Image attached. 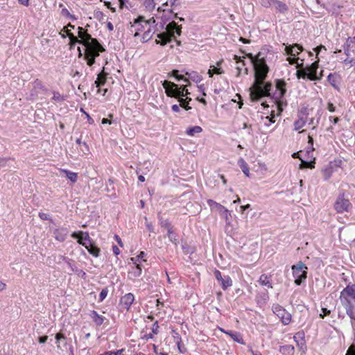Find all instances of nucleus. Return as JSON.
I'll list each match as a JSON object with an SVG mask.
<instances>
[{"label": "nucleus", "mask_w": 355, "mask_h": 355, "mask_svg": "<svg viewBox=\"0 0 355 355\" xmlns=\"http://www.w3.org/2000/svg\"><path fill=\"white\" fill-rule=\"evenodd\" d=\"M261 52L257 55V61L252 64L254 70V80L250 88V99L253 102L259 101L265 96H272V83L265 80L269 71V67L265 58H261Z\"/></svg>", "instance_id": "1"}, {"label": "nucleus", "mask_w": 355, "mask_h": 355, "mask_svg": "<svg viewBox=\"0 0 355 355\" xmlns=\"http://www.w3.org/2000/svg\"><path fill=\"white\" fill-rule=\"evenodd\" d=\"M78 34L80 38L81 45L85 46L84 54L88 55L99 56L101 53L106 50L96 38H94L88 33L87 30L79 26Z\"/></svg>", "instance_id": "2"}, {"label": "nucleus", "mask_w": 355, "mask_h": 355, "mask_svg": "<svg viewBox=\"0 0 355 355\" xmlns=\"http://www.w3.org/2000/svg\"><path fill=\"white\" fill-rule=\"evenodd\" d=\"M340 300L347 315L355 320V284H348L341 292Z\"/></svg>", "instance_id": "3"}, {"label": "nucleus", "mask_w": 355, "mask_h": 355, "mask_svg": "<svg viewBox=\"0 0 355 355\" xmlns=\"http://www.w3.org/2000/svg\"><path fill=\"white\" fill-rule=\"evenodd\" d=\"M164 29L166 31L157 34L156 44L165 46L173 41L175 36H180L182 34V25H178L175 21H172L167 24Z\"/></svg>", "instance_id": "4"}, {"label": "nucleus", "mask_w": 355, "mask_h": 355, "mask_svg": "<svg viewBox=\"0 0 355 355\" xmlns=\"http://www.w3.org/2000/svg\"><path fill=\"white\" fill-rule=\"evenodd\" d=\"M71 236L73 239H77L78 243L84 246L90 254L95 257L100 256V248H98L94 241L89 237L87 232H73Z\"/></svg>", "instance_id": "5"}, {"label": "nucleus", "mask_w": 355, "mask_h": 355, "mask_svg": "<svg viewBox=\"0 0 355 355\" xmlns=\"http://www.w3.org/2000/svg\"><path fill=\"white\" fill-rule=\"evenodd\" d=\"M318 67V60L313 62L306 67H304V59H302V62L297 64V70L295 73L296 77L297 79H308L311 81L320 80L321 77L318 76L317 73Z\"/></svg>", "instance_id": "6"}, {"label": "nucleus", "mask_w": 355, "mask_h": 355, "mask_svg": "<svg viewBox=\"0 0 355 355\" xmlns=\"http://www.w3.org/2000/svg\"><path fill=\"white\" fill-rule=\"evenodd\" d=\"M286 83L283 79L275 80V87L277 92L272 95V98L275 101V103L277 105V109L279 112L283 111V106H286V101H284L283 98L286 93Z\"/></svg>", "instance_id": "7"}, {"label": "nucleus", "mask_w": 355, "mask_h": 355, "mask_svg": "<svg viewBox=\"0 0 355 355\" xmlns=\"http://www.w3.org/2000/svg\"><path fill=\"white\" fill-rule=\"evenodd\" d=\"M162 85L165 89V93L167 96L171 98H183V97H189L190 95V92L187 89L184 90H180L178 88V85L175 84L173 82L165 80L162 82Z\"/></svg>", "instance_id": "8"}, {"label": "nucleus", "mask_w": 355, "mask_h": 355, "mask_svg": "<svg viewBox=\"0 0 355 355\" xmlns=\"http://www.w3.org/2000/svg\"><path fill=\"white\" fill-rule=\"evenodd\" d=\"M293 275L295 278V284L297 286L301 285L307 277L308 267L302 261H299L292 267Z\"/></svg>", "instance_id": "9"}, {"label": "nucleus", "mask_w": 355, "mask_h": 355, "mask_svg": "<svg viewBox=\"0 0 355 355\" xmlns=\"http://www.w3.org/2000/svg\"><path fill=\"white\" fill-rule=\"evenodd\" d=\"M344 51L345 54L347 55V58L344 62L350 63L352 65H355V36L353 37H347L344 44Z\"/></svg>", "instance_id": "10"}, {"label": "nucleus", "mask_w": 355, "mask_h": 355, "mask_svg": "<svg viewBox=\"0 0 355 355\" xmlns=\"http://www.w3.org/2000/svg\"><path fill=\"white\" fill-rule=\"evenodd\" d=\"M352 207V203L347 198H345V193L342 192L339 193L334 203V209L336 211L341 214L345 211H349Z\"/></svg>", "instance_id": "11"}, {"label": "nucleus", "mask_w": 355, "mask_h": 355, "mask_svg": "<svg viewBox=\"0 0 355 355\" xmlns=\"http://www.w3.org/2000/svg\"><path fill=\"white\" fill-rule=\"evenodd\" d=\"M272 311L284 325H287L291 322V315L283 306L277 304H274L272 306Z\"/></svg>", "instance_id": "12"}, {"label": "nucleus", "mask_w": 355, "mask_h": 355, "mask_svg": "<svg viewBox=\"0 0 355 355\" xmlns=\"http://www.w3.org/2000/svg\"><path fill=\"white\" fill-rule=\"evenodd\" d=\"M215 278L218 282L220 284L222 288L225 291L232 285V280L228 275L223 276L221 272L218 270H215L214 272Z\"/></svg>", "instance_id": "13"}, {"label": "nucleus", "mask_w": 355, "mask_h": 355, "mask_svg": "<svg viewBox=\"0 0 355 355\" xmlns=\"http://www.w3.org/2000/svg\"><path fill=\"white\" fill-rule=\"evenodd\" d=\"M285 46L284 51L285 54L288 56H296L298 55L301 52L304 51V47L302 45L295 43L293 44H283Z\"/></svg>", "instance_id": "14"}, {"label": "nucleus", "mask_w": 355, "mask_h": 355, "mask_svg": "<svg viewBox=\"0 0 355 355\" xmlns=\"http://www.w3.org/2000/svg\"><path fill=\"white\" fill-rule=\"evenodd\" d=\"M293 339L296 343L300 351L305 353L306 351V345L305 340V334L303 331H297L293 336Z\"/></svg>", "instance_id": "15"}, {"label": "nucleus", "mask_w": 355, "mask_h": 355, "mask_svg": "<svg viewBox=\"0 0 355 355\" xmlns=\"http://www.w3.org/2000/svg\"><path fill=\"white\" fill-rule=\"evenodd\" d=\"M307 111H308V110L306 107H303L301 110V111L300 112V115H299V119L294 122V129L295 130H300L301 128H302L305 125L306 121V116L308 115Z\"/></svg>", "instance_id": "16"}, {"label": "nucleus", "mask_w": 355, "mask_h": 355, "mask_svg": "<svg viewBox=\"0 0 355 355\" xmlns=\"http://www.w3.org/2000/svg\"><path fill=\"white\" fill-rule=\"evenodd\" d=\"M135 300V296L132 293H129L121 297L120 304L123 309L128 310Z\"/></svg>", "instance_id": "17"}, {"label": "nucleus", "mask_w": 355, "mask_h": 355, "mask_svg": "<svg viewBox=\"0 0 355 355\" xmlns=\"http://www.w3.org/2000/svg\"><path fill=\"white\" fill-rule=\"evenodd\" d=\"M68 233V229L66 227H60L53 230L55 239L60 242H63L65 241Z\"/></svg>", "instance_id": "18"}, {"label": "nucleus", "mask_w": 355, "mask_h": 355, "mask_svg": "<svg viewBox=\"0 0 355 355\" xmlns=\"http://www.w3.org/2000/svg\"><path fill=\"white\" fill-rule=\"evenodd\" d=\"M107 75L108 73L105 71V69L103 68V70L98 74L97 78L95 80L94 84L96 85V87L100 88L101 86H103L105 84Z\"/></svg>", "instance_id": "19"}, {"label": "nucleus", "mask_w": 355, "mask_h": 355, "mask_svg": "<svg viewBox=\"0 0 355 355\" xmlns=\"http://www.w3.org/2000/svg\"><path fill=\"white\" fill-rule=\"evenodd\" d=\"M182 72H184L185 75L188 76V80H191L192 81L198 83L202 80V77L198 72L191 71H188L185 70H182Z\"/></svg>", "instance_id": "20"}, {"label": "nucleus", "mask_w": 355, "mask_h": 355, "mask_svg": "<svg viewBox=\"0 0 355 355\" xmlns=\"http://www.w3.org/2000/svg\"><path fill=\"white\" fill-rule=\"evenodd\" d=\"M222 331L226 334L229 335L233 339L234 341L242 345H245V342L243 341L242 336L241 335L240 333L232 331Z\"/></svg>", "instance_id": "21"}, {"label": "nucleus", "mask_w": 355, "mask_h": 355, "mask_svg": "<svg viewBox=\"0 0 355 355\" xmlns=\"http://www.w3.org/2000/svg\"><path fill=\"white\" fill-rule=\"evenodd\" d=\"M157 218L159 220L160 226L166 229L167 232H168L169 230H171L173 228L170 220L168 219H164L160 212L157 214Z\"/></svg>", "instance_id": "22"}, {"label": "nucleus", "mask_w": 355, "mask_h": 355, "mask_svg": "<svg viewBox=\"0 0 355 355\" xmlns=\"http://www.w3.org/2000/svg\"><path fill=\"white\" fill-rule=\"evenodd\" d=\"M168 76L170 77H173L175 78V79L177 80V81H183L184 83H189V85H191V83H189V80H188V78L187 77H185L184 75L182 74H179V70L178 69H173L169 73H168Z\"/></svg>", "instance_id": "23"}, {"label": "nucleus", "mask_w": 355, "mask_h": 355, "mask_svg": "<svg viewBox=\"0 0 355 355\" xmlns=\"http://www.w3.org/2000/svg\"><path fill=\"white\" fill-rule=\"evenodd\" d=\"M273 6H275V9L277 12L282 14H285L288 10V6L285 3L280 1L279 0H275L273 1Z\"/></svg>", "instance_id": "24"}, {"label": "nucleus", "mask_w": 355, "mask_h": 355, "mask_svg": "<svg viewBox=\"0 0 355 355\" xmlns=\"http://www.w3.org/2000/svg\"><path fill=\"white\" fill-rule=\"evenodd\" d=\"M279 351L283 355H294L295 347L292 345H281Z\"/></svg>", "instance_id": "25"}, {"label": "nucleus", "mask_w": 355, "mask_h": 355, "mask_svg": "<svg viewBox=\"0 0 355 355\" xmlns=\"http://www.w3.org/2000/svg\"><path fill=\"white\" fill-rule=\"evenodd\" d=\"M340 79V76L337 74L336 73H330L327 76V81L329 83V84L334 87V88L337 89L338 85L337 83L338 82Z\"/></svg>", "instance_id": "26"}, {"label": "nucleus", "mask_w": 355, "mask_h": 355, "mask_svg": "<svg viewBox=\"0 0 355 355\" xmlns=\"http://www.w3.org/2000/svg\"><path fill=\"white\" fill-rule=\"evenodd\" d=\"M91 317L93 319V321L97 326H101L105 320V318L101 315H99L97 311H92L91 313Z\"/></svg>", "instance_id": "27"}, {"label": "nucleus", "mask_w": 355, "mask_h": 355, "mask_svg": "<svg viewBox=\"0 0 355 355\" xmlns=\"http://www.w3.org/2000/svg\"><path fill=\"white\" fill-rule=\"evenodd\" d=\"M69 46L70 49L74 48L76 44H81L80 38L79 37V35L78 36L74 35L73 33H70L69 34Z\"/></svg>", "instance_id": "28"}, {"label": "nucleus", "mask_w": 355, "mask_h": 355, "mask_svg": "<svg viewBox=\"0 0 355 355\" xmlns=\"http://www.w3.org/2000/svg\"><path fill=\"white\" fill-rule=\"evenodd\" d=\"M179 103L180 106L184 108L185 110H189L191 109V107L189 105V102L191 101V98L187 97V98H176Z\"/></svg>", "instance_id": "29"}, {"label": "nucleus", "mask_w": 355, "mask_h": 355, "mask_svg": "<svg viewBox=\"0 0 355 355\" xmlns=\"http://www.w3.org/2000/svg\"><path fill=\"white\" fill-rule=\"evenodd\" d=\"M238 164L240 166V168H241V170L243 172V173L246 176L248 177L250 171H249L248 164L246 163V162L243 158H240L238 160Z\"/></svg>", "instance_id": "30"}, {"label": "nucleus", "mask_w": 355, "mask_h": 355, "mask_svg": "<svg viewBox=\"0 0 355 355\" xmlns=\"http://www.w3.org/2000/svg\"><path fill=\"white\" fill-rule=\"evenodd\" d=\"M142 267L140 264H136L132 267V270L129 272L134 277H138L141 275Z\"/></svg>", "instance_id": "31"}, {"label": "nucleus", "mask_w": 355, "mask_h": 355, "mask_svg": "<svg viewBox=\"0 0 355 355\" xmlns=\"http://www.w3.org/2000/svg\"><path fill=\"white\" fill-rule=\"evenodd\" d=\"M202 131V129L200 126L196 125L189 127L186 130V134L189 136H193L196 133H200Z\"/></svg>", "instance_id": "32"}, {"label": "nucleus", "mask_w": 355, "mask_h": 355, "mask_svg": "<svg viewBox=\"0 0 355 355\" xmlns=\"http://www.w3.org/2000/svg\"><path fill=\"white\" fill-rule=\"evenodd\" d=\"M62 259L67 263L69 267L71 269L73 272H78V268L75 266L74 261L69 259L68 257H66L64 256H62Z\"/></svg>", "instance_id": "33"}, {"label": "nucleus", "mask_w": 355, "mask_h": 355, "mask_svg": "<svg viewBox=\"0 0 355 355\" xmlns=\"http://www.w3.org/2000/svg\"><path fill=\"white\" fill-rule=\"evenodd\" d=\"M218 212L220 214V216L225 218L226 223L227 225H230V217H231V213L230 212V211L225 207H223V209H220Z\"/></svg>", "instance_id": "34"}, {"label": "nucleus", "mask_w": 355, "mask_h": 355, "mask_svg": "<svg viewBox=\"0 0 355 355\" xmlns=\"http://www.w3.org/2000/svg\"><path fill=\"white\" fill-rule=\"evenodd\" d=\"M269 298L268 292L265 291L263 293H259L257 295V302L258 304L266 303V300Z\"/></svg>", "instance_id": "35"}, {"label": "nucleus", "mask_w": 355, "mask_h": 355, "mask_svg": "<svg viewBox=\"0 0 355 355\" xmlns=\"http://www.w3.org/2000/svg\"><path fill=\"white\" fill-rule=\"evenodd\" d=\"M259 282L262 286H266L268 288H272V283L269 281L268 276L264 274L260 276Z\"/></svg>", "instance_id": "36"}, {"label": "nucleus", "mask_w": 355, "mask_h": 355, "mask_svg": "<svg viewBox=\"0 0 355 355\" xmlns=\"http://www.w3.org/2000/svg\"><path fill=\"white\" fill-rule=\"evenodd\" d=\"M168 232V237L173 243L177 245L178 243V234L172 230H169Z\"/></svg>", "instance_id": "37"}, {"label": "nucleus", "mask_w": 355, "mask_h": 355, "mask_svg": "<svg viewBox=\"0 0 355 355\" xmlns=\"http://www.w3.org/2000/svg\"><path fill=\"white\" fill-rule=\"evenodd\" d=\"M63 172L66 174L67 178L72 182H76L77 181L78 174L76 173H73L68 170H63Z\"/></svg>", "instance_id": "38"}, {"label": "nucleus", "mask_w": 355, "mask_h": 355, "mask_svg": "<svg viewBox=\"0 0 355 355\" xmlns=\"http://www.w3.org/2000/svg\"><path fill=\"white\" fill-rule=\"evenodd\" d=\"M98 56L94 55H88L87 54H84V60H86L87 64L89 67H92L96 62V58Z\"/></svg>", "instance_id": "39"}, {"label": "nucleus", "mask_w": 355, "mask_h": 355, "mask_svg": "<svg viewBox=\"0 0 355 355\" xmlns=\"http://www.w3.org/2000/svg\"><path fill=\"white\" fill-rule=\"evenodd\" d=\"M76 142L78 145L83 144V148H80V149L84 154H87L89 152V146L86 142H82L81 138H78Z\"/></svg>", "instance_id": "40"}, {"label": "nucleus", "mask_w": 355, "mask_h": 355, "mask_svg": "<svg viewBox=\"0 0 355 355\" xmlns=\"http://www.w3.org/2000/svg\"><path fill=\"white\" fill-rule=\"evenodd\" d=\"M315 159L311 161L302 160L300 164L301 168H313L315 167Z\"/></svg>", "instance_id": "41"}, {"label": "nucleus", "mask_w": 355, "mask_h": 355, "mask_svg": "<svg viewBox=\"0 0 355 355\" xmlns=\"http://www.w3.org/2000/svg\"><path fill=\"white\" fill-rule=\"evenodd\" d=\"M224 71L221 68L214 67L213 69H209L207 73L209 77H212L214 74H222Z\"/></svg>", "instance_id": "42"}, {"label": "nucleus", "mask_w": 355, "mask_h": 355, "mask_svg": "<svg viewBox=\"0 0 355 355\" xmlns=\"http://www.w3.org/2000/svg\"><path fill=\"white\" fill-rule=\"evenodd\" d=\"M207 204L212 209L213 207H216L217 210L219 211L220 209H223V207L222 205L216 202V201L209 199L207 200Z\"/></svg>", "instance_id": "43"}, {"label": "nucleus", "mask_w": 355, "mask_h": 355, "mask_svg": "<svg viewBox=\"0 0 355 355\" xmlns=\"http://www.w3.org/2000/svg\"><path fill=\"white\" fill-rule=\"evenodd\" d=\"M171 19H172V17L170 15L168 16H167L166 15H163L161 18V22H160V25H159L160 28L164 29V28L165 27V25H166V22Z\"/></svg>", "instance_id": "44"}, {"label": "nucleus", "mask_w": 355, "mask_h": 355, "mask_svg": "<svg viewBox=\"0 0 355 355\" xmlns=\"http://www.w3.org/2000/svg\"><path fill=\"white\" fill-rule=\"evenodd\" d=\"M144 5L148 10H153L155 7L154 0H144Z\"/></svg>", "instance_id": "45"}, {"label": "nucleus", "mask_w": 355, "mask_h": 355, "mask_svg": "<svg viewBox=\"0 0 355 355\" xmlns=\"http://www.w3.org/2000/svg\"><path fill=\"white\" fill-rule=\"evenodd\" d=\"M153 37V34H151L150 28H149L148 31H145L142 36V42H146L148 40H150Z\"/></svg>", "instance_id": "46"}, {"label": "nucleus", "mask_w": 355, "mask_h": 355, "mask_svg": "<svg viewBox=\"0 0 355 355\" xmlns=\"http://www.w3.org/2000/svg\"><path fill=\"white\" fill-rule=\"evenodd\" d=\"M107 293H108L107 288L106 287V288H103L99 295L98 302H103L107 297Z\"/></svg>", "instance_id": "47"}, {"label": "nucleus", "mask_w": 355, "mask_h": 355, "mask_svg": "<svg viewBox=\"0 0 355 355\" xmlns=\"http://www.w3.org/2000/svg\"><path fill=\"white\" fill-rule=\"evenodd\" d=\"M300 58L299 57H296V56H288L286 59V60L289 62L290 64H296V67L297 68V64H299L297 62V61L300 60Z\"/></svg>", "instance_id": "48"}, {"label": "nucleus", "mask_w": 355, "mask_h": 355, "mask_svg": "<svg viewBox=\"0 0 355 355\" xmlns=\"http://www.w3.org/2000/svg\"><path fill=\"white\" fill-rule=\"evenodd\" d=\"M124 351H125V349H119V350H116V352L107 351V352H105L103 354H101L100 355H122V354Z\"/></svg>", "instance_id": "49"}, {"label": "nucleus", "mask_w": 355, "mask_h": 355, "mask_svg": "<svg viewBox=\"0 0 355 355\" xmlns=\"http://www.w3.org/2000/svg\"><path fill=\"white\" fill-rule=\"evenodd\" d=\"M34 87L35 88H38V89H40L43 91H46V88L45 87V86L43 85L42 81L39 79H36L35 81H34Z\"/></svg>", "instance_id": "50"}, {"label": "nucleus", "mask_w": 355, "mask_h": 355, "mask_svg": "<svg viewBox=\"0 0 355 355\" xmlns=\"http://www.w3.org/2000/svg\"><path fill=\"white\" fill-rule=\"evenodd\" d=\"M324 180H327L330 178L332 175L331 168H325L323 170Z\"/></svg>", "instance_id": "51"}, {"label": "nucleus", "mask_w": 355, "mask_h": 355, "mask_svg": "<svg viewBox=\"0 0 355 355\" xmlns=\"http://www.w3.org/2000/svg\"><path fill=\"white\" fill-rule=\"evenodd\" d=\"M275 0H261V5L265 8H269L273 6V1Z\"/></svg>", "instance_id": "52"}, {"label": "nucleus", "mask_w": 355, "mask_h": 355, "mask_svg": "<svg viewBox=\"0 0 355 355\" xmlns=\"http://www.w3.org/2000/svg\"><path fill=\"white\" fill-rule=\"evenodd\" d=\"M53 99L55 100V101H59V102L64 100V96L60 95V94L58 92H53Z\"/></svg>", "instance_id": "53"}, {"label": "nucleus", "mask_w": 355, "mask_h": 355, "mask_svg": "<svg viewBox=\"0 0 355 355\" xmlns=\"http://www.w3.org/2000/svg\"><path fill=\"white\" fill-rule=\"evenodd\" d=\"M94 17L95 18H96L98 20H99L100 21H103V19H104V17H105V15L103 14V12L102 11H100V10H96L94 12Z\"/></svg>", "instance_id": "54"}, {"label": "nucleus", "mask_w": 355, "mask_h": 355, "mask_svg": "<svg viewBox=\"0 0 355 355\" xmlns=\"http://www.w3.org/2000/svg\"><path fill=\"white\" fill-rule=\"evenodd\" d=\"M55 338L56 340V343H58L61 340H66L67 337L62 332H58L55 334Z\"/></svg>", "instance_id": "55"}, {"label": "nucleus", "mask_w": 355, "mask_h": 355, "mask_svg": "<svg viewBox=\"0 0 355 355\" xmlns=\"http://www.w3.org/2000/svg\"><path fill=\"white\" fill-rule=\"evenodd\" d=\"M173 337L175 343H182V339L180 334L174 329L172 330Z\"/></svg>", "instance_id": "56"}, {"label": "nucleus", "mask_w": 355, "mask_h": 355, "mask_svg": "<svg viewBox=\"0 0 355 355\" xmlns=\"http://www.w3.org/2000/svg\"><path fill=\"white\" fill-rule=\"evenodd\" d=\"M141 22L146 23V20L145 19V17L144 16L139 15L137 17V18L134 19V25L136 24H141Z\"/></svg>", "instance_id": "57"}, {"label": "nucleus", "mask_w": 355, "mask_h": 355, "mask_svg": "<svg viewBox=\"0 0 355 355\" xmlns=\"http://www.w3.org/2000/svg\"><path fill=\"white\" fill-rule=\"evenodd\" d=\"M39 217L43 220H51L52 221V219L50 218L49 215L43 212L39 213Z\"/></svg>", "instance_id": "58"}, {"label": "nucleus", "mask_w": 355, "mask_h": 355, "mask_svg": "<svg viewBox=\"0 0 355 355\" xmlns=\"http://www.w3.org/2000/svg\"><path fill=\"white\" fill-rule=\"evenodd\" d=\"M159 324H158V322L157 321H155L153 324V327H152V332L153 334H157L159 333Z\"/></svg>", "instance_id": "59"}, {"label": "nucleus", "mask_w": 355, "mask_h": 355, "mask_svg": "<svg viewBox=\"0 0 355 355\" xmlns=\"http://www.w3.org/2000/svg\"><path fill=\"white\" fill-rule=\"evenodd\" d=\"M331 311L328 310L327 308H322V313H320V318H324L325 316L329 315L330 314Z\"/></svg>", "instance_id": "60"}, {"label": "nucleus", "mask_w": 355, "mask_h": 355, "mask_svg": "<svg viewBox=\"0 0 355 355\" xmlns=\"http://www.w3.org/2000/svg\"><path fill=\"white\" fill-rule=\"evenodd\" d=\"M103 3H104V5L108 9H110L112 12H116V8L112 6L111 3L110 1H104Z\"/></svg>", "instance_id": "61"}, {"label": "nucleus", "mask_w": 355, "mask_h": 355, "mask_svg": "<svg viewBox=\"0 0 355 355\" xmlns=\"http://www.w3.org/2000/svg\"><path fill=\"white\" fill-rule=\"evenodd\" d=\"M327 109L329 112H336V107L334 106V105L331 103V102H328L327 103Z\"/></svg>", "instance_id": "62"}, {"label": "nucleus", "mask_w": 355, "mask_h": 355, "mask_svg": "<svg viewBox=\"0 0 355 355\" xmlns=\"http://www.w3.org/2000/svg\"><path fill=\"white\" fill-rule=\"evenodd\" d=\"M322 49H324L326 50V48L324 46L320 44L318 46H316L315 48L313 49V51L315 52V53L317 55H318L320 53V52L321 51Z\"/></svg>", "instance_id": "63"}, {"label": "nucleus", "mask_w": 355, "mask_h": 355, "mask_svg": "<svg viewBox=\"0 0 355 355\" xmlns=\"http://www.w3.org/2000/svg\"><path fill=\"white\" fill-rule=\"evenodd\" d=\"M345 355H355V347H354V346H350Z\"/></svg>", "instance_id": "64"}]
</instances>
